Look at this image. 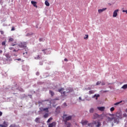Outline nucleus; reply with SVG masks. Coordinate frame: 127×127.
Masks as SVG:
<instances>
[{
    "instance_id": "1",
    "label": "nucleus",
    "mask_w": 127,
    "mask_h": 127,
    "mask_svg": "<svg viewBox=\"0 0 127 127\" xmlns=\"http://www.w3.org/2000/svg\"><path fill=\"white\" fill-rule=\"evenodd\" d=\"M62 118L65 125H66L67 126V127H70L71 126V124L68 123L67 122L69 121H71V120H72V116H68V115L67 114H64Z\"/></svg>"
},
{
    "instance_id": "2",
    "label": "nucleus",
    "mask_w": 127,
    "mask_h": 127,
    "mask_svg": "<svg viewBox=\"0 0 127 127\" xmlns=\"http://www.w3.org/2000/svg\"><path fill=\"white\" fill-rule=\"evenodd\" d=\"M18 46L20 47V48H24V47H26V42H21Z\"/></svg>"
},
{
    "instance_id": "3",
    "label": "nucleus",
    "mask_w": 127,
    "mask_h": 127,
    "mask_svg": "<svg viewBox=\"0 0 127 127\" xmlns=\"http://www.w3.org/2000/svg\"><path fill=\"white\" fill-rule=\"evenodd\" d=\"M64 90H65L64 89V88H61L60 89H59L58 90V92H59V93H61V94L63 95H65V94L66 93V91L63 92V91H64Z\"/></svg>"
},
{
    "instance_id": "4",
    "label": "nucleus",
    "mask_w": 127,
    "mask_h": 127,
    "mask_svg": "<svg viewBox=\"0 0 127 127\" xmlns=\"http://www.w3.org/2000/svg\"><path fill=\"white\" fill-rule=\"evenodd\" d=\"M119 9H117L114 11L113 15V17H117V16H118V12H119Z\"/></svg>"
},
{
    "instance_id": "5",
    "label": "nucleus",
    "mask_w": 127,
    "mask_h": 127,
    "mask_svg": "<svg viewBox=\"0 0 127 127\" xmlns=\"http://www.w3.org/2000/svg\"><path fill=\"white\" fill-rule=\"evenodd\" d=\"M113 120L115 124H119L120 123V119L117 117H114Z\"/></svg>"
},
{
    "instance_id": "6",
    "label": "nucleus",
    "mask_w": 127,
    "mask_h": 127,
    "mask_svg": "<svg viewBox=\"0 0 127 127\" xmlns=\"http://www.w3.org/2000/svg\"><path fill=\"white\" fill-rule=\"evenodd\" d=\"M66 93H72L73 91V88L71 87H68L66 89Z\"/></svg>"
},
{
    "instance_id": "7",
    "label": "nucleus",
    "mask_w": 127,
    "mask_h": 127,
    "mask_svg": "<svg viewBox=\"0 0 127 127\" xmlns=\"http://www.w3.org/2000/svg\"><path fill=\"white\" fill-rule=\"evenodd\" d=\"M96 124H97V122L96 121H94V124L93 123H88L87 124V126L89 127H94V125H96Z\"/></svg>"
},
{
    "instance_id": "8",
    "label": "nucleus",
    "mask_w": 127,
    "mask_h": 127,
    "mask_svg": "<svg viewBox=\"0 0 127 127\" xmlns=\"http://www.w3.org/2000/svg\"><path fill=\"white\" fill-rule=\"evenodd\" d=\"M97 109L99 110V111H100V112H104L105 108V107H98Z\"/></svg>"
},
{
    "instance_id": "9",
    "label": "nucleus",
    "mask_w": 127,
    "mask_h": 127,
    "mask_svg": "<svg viewBox=\"0 0 127 127\" xmlns=\"http://www.w3.org/2000/svg\"><path fill=\"white\" fill-rule=\"evenodd\" d=\"M92 98L93 99H95V100H98V98H100V94H96L94 95L92 97Z\"/></svg>"
},
{
    "instance_id": "10",
    "label": "nucleus",
    "mask_w": 127,
    "mask_h": 127,
    "mask_svg": "<svg viewBox=\"0 0 127 127\" xmlns=\"http://www.w3.org/2000/svg\"><path fill=\"white\" fill-rule=\"evenodd\" d=\"M88 121L87 120H84L81 121V124L82 125V126H86V125H88Z\"/></svg>"
},
{
    "instance_id": "11",
    "label": "nucleus",
    "mask_w": 127,
    "mask_h": 127,
    "mask_svg": "<svg viewBox=\"0 0 127 127\" xmlns=\"http://www.w3.org/2000/svg\"><path fill=\"white\" fill-rule=\"evenodd\" d=\"M31 2L32 4H33V6H34V7L37 8V5H36L37 2L36 1H31Z\"/></svg>"
},
{
    "instance_id": "12",
    "label": "nucleus",
    "mask_w": 127,
    "mask_h": 127,
    "mask_svg": "<svg viewBox=\"0 0 127 127\" xmlns=\"http://www.w3.org/2000/svg\"><path fill=\"white\" fill-rule=\"evenodd\" d=\"M56 122H53L51 124H50L49 125V127H56Z\"/></svg>"
},
{
    "instance_id": "13",
    "label": "nucleus",
    "mask_w": 127,
    "mask_h": 127,
    "mask_svg": "<svg viewBox=\"0 0 127 127\" xmlns=\"http://www.w3.org/2000/svg\"><path fill=\"white\" fill-rule=\"evenodd\" d=\"M99 118V115L97 113H95L93 115V119L96 120V119H98Z\"/></svg>"
},
{
    "instance_id": "14",
    "label": "nucleus",
    "mask_w": 127,
    "mask_h": 127,
    "mask_svg": "<svg viewBox=\"0 0 127 127\" xmlns=\"http://www.w3.org/2000/svg\"><path fill=\"white\" fill-rule=\"evenodd\" d=\"M3 125L0 124V127H7V124H6V123L5 122V121H4L3 123Z\"/></svg>"
},
{
    "instance_id": "15",
    "label": "nucleus",
    "mask_w": 127,
    "mask_h": 127,
    "mask_svg": "<svg viewBox=\"0 0 127 127\" xmlns=\"http://www.w3.org/2000/svg\"><path fill=\"white\" fill-rule=\"evenodd\" d=\"M107 9V8H103V9H100L98 10L99 13H101V12H103V11H105Z\"/></svg>"
},
{
    "instance_id": "16",
    "label": "nucleus",
    "mask_w": 127,
    "mask_h": 127,
    "mask_svg": "<svg viewBox=\"0 0 127 127\" xmlns=\"http://www.w3.org/2000/svg\"><path fill=\"white\" fill-rule=\"evenodd\" d=\"M15 45H17V42L16 41H14L11 43V46H15Z\"/></svg>"
},
{
    "instance_id": "17",
    "label": "nucleus",
    "mask_w": 127,
    "mask_h": 127,
    "mask_svg": "<svg viewBox=\"0 0 127 127\" xmlns=\"http://www.w3.org/2000/svg\"><path fill=\"white\" fill-rule=\"evenodd\" d=\"M35 122H36L37 124H40V118H36Z\"/></svg>"
},
{
    "instance_id": "18",
    "label": "nucleus",
    "mask_w": 127,
    "mask_h": 127,
    "mask_svg": "<svg viewBox=\"0 0 127 127\" xmlns=\"http://www.w3.org/2000/svg\"><path fill=\"white\" fill-rule=\"evenodd\" d=\"M42 51H43V52H44V54H48V50H47V49H44V50H42Z\"/></svg>"
},
{
    "instance_id": "19",
    "label": "nucleus",
    "mask_w": 127,
    "mask_h": 127,
    "mask_svg": "<svg viewBox=\"0 0 127 127\" xmlns=\"http://www.w3.org/2000/svg\"><path fill=\"white\" fill-rule=\"evenodd\" d=\"M97 125L96 126V127H100L101 126H102V124L100 122H97Z\"/></svg>"
},
{
    "instance_id": "20",
    "label": "nucleus",
    "mask_w": 127,
    "mask_h": 127,
    "mask_svg": "<svg viewBox=\"0 0 127 127\" xmlns=\"http://www.w3.org/2000/svg\"><path fill=\"white\" fill-rule=\"evenodd\" d=\"M116 117H117V118L120 119V117H121V113L120 112H117L116 113Z\"/></svg>"
},
{
    "instance_id": "21",
    "label": "nucleus",
    "mask_w": 127,
    "mask_h": 127,
    "mask_svg": "<svg viewBox=\"0 0 127 127\" xmlns=\"http://www.w3.org/2000/svg\"><path fill=\"white\" fill-rule=\"evenodd\" d=\"M6 60L7 61V62H11V61H12V59L11 57L7 58Z\"/></svg>"
},
{
    "instance_id": "22",
    "label": "nucleus",
    "mask_w": 127,
    "mask_h": 127,
    "mask_svg": "<svg viewBox=\"0 0 127 127\" xmlns=\"http://www.w3.org/2000/svg\"><path fill=\"white\" fill-rule=\"evenodd\" d=\"M121 103H123V101H121L120 102H117V103H115L114 106H118V105H120V104H121Z\"/></svg>"
},
{
    "instance_id": "23",
    "label": "nucleus",
    "mask_w": 127,
    "mask_h": 127,
    "mask_svg": "<svg viewBox=\"0 0 127 127\" xmlns=\"http://www.w3.org/2000/svg\"><path fill=\"white\" fill-rule=\"evenodd\" d=\"M49 108H44L43 110H44V112H46V113H49Z\"/></svg>"
},
{
    "instance_id": "24",
    "label": "nucleus",
    "mask_w": 127,
    "mask_h": 127,
    "mask_svg": "<svg viewBox=\"0 0 127 127\" xmlns=\"http://www.w3.org/2000/svg\"><path fill=\"white\" fill-rule=\"evenodd\" d=\"M45 3L47 6H49L50 5V4L48 0H46Z\"/></svg>"
},
{
    "instance_id": "25",
    "label": "nucleus",
    "mask_w": 127,
    "mask_h": 127,
    "mask_svg": "<svg viewBox=\"0 0 127 127\" xmlns=\"http://www.w3.org/2000/svg\"><path fill=\"white\" fill-rule=\"evenodd\" d=\"M89 95H92V94H95V91L94 90H90L89 91Z\"/></svg>"
},
{
    "instance_id": "26",
    "label": "nucleus",
    "mask_w": 127,
    "mask_h": 127,
    "mask_svg": "<svg viewBox=\"0 0 127 127\" xmlns=\"http://www.w3.org/2000/svg\"><path fill=\"white\" fill-rule=\"evenodd\" d=\"M49 116V114L48 113H46L44 115V118H45V119H46V118H48V116Z\"/></svg>"
},
{
    "instance_id": "27",
    "label": "nucleus",
    "mask_w": 127,
    "mask_h": 127,
    "mask_svg": "<svg viewBox=\"0 0 127 127\" xmlns=\"http://www.w3.org/2000/svg\"><path fill=\"white\" fill-rule=\"evenodd\" d=\"M14 41V40L12 38H10L9 39V42H13Z\"/></svg>"
},
{
    "instance_id": "28",
    "label": "nucleus",
    "mask_w": 127,
    "mask_h": 127,
    "mask_svg": "<svg viewBox=\"0 0 127 127\" xmlns=\"http://www.w3.org/2000/svg\"><path fill=\"white\" fill-rule=\"evenodd\" d=\"M34 59L36 60H38L39 59H40V56L39 55H38L37 57H35L34 58Z\"/></svg>"
},
{
    "instance_id": "29",
    "label": "nucleus",
    "mask_w": 127,
    "mask_h": 127,
    "mask_svg": "<svg viewBox=\"0 0 127 127\" xmlns=\"http://www.w3.org/2000/svg\"><path fill=\"white\" fill-rule=\"evenodd\" d=\"M122 89H126L127 88V84H125V85H124L122 87Z\"/></svg>"
},
{
    "instance_id": "30",
    "label": "nucleus",
    "mask_w": 127,
    "mask_h": 127,
    "mask_svg": "<svg viewBox=\"0 0 127 127\" xmlns=\"http://www.w3.org/2000/svg\"><path fill=\"white\" fill-rule=\"evenodd\" d=\"M52 120H53V118H52V117L50 118L48 120L47 123H50V122H51V121H52Z\"/></svg>"
},
{
    "instance_id": "31",
    "label": "nucleus",
    "mask_w": 127,
    "mask_h": 127,
    "mask_svg": "<svg viewBox=\"0 0 127 127\" xmlns=\"http://www.w3.org/2000/svg\"><path fill=\"white\" fill-rule=\"evenodd\" d=\"M5 57L7 59V58H9L10 57H11V56L10 55H9V54H6L5 55Z\"/></svg>"
},
{
    "instance_id": "32",
    "label": "nucleus",
    "mask_w": 127,
    "mask_h": 127,
    "mask_svg": "<svg viewBox=\"0 0 127 127\" xmlns=\"http://www.w3.org/2000/svg\"><path fill=\"white\" fill-rule=\"evenodd\" d=\"M108 120L110 122H112V121H113V120H114V118L108 117Z\"/></svg>"
},
{
    "instance_id": "33",
    "label": "nucleus",
    "mask_w": 127,
    "mask_h": 127,
    "mask_svg": "<svg viewBox=\"0 0 127 127\" xmlns=\"http://www.w3.org/2000/svg\"><path fill=\"white\" fill-rule=\"evenodd\" d=\"M50 93L52 97H53L54 96V92H53V91L50 90Z\"/></svg>"
},
{
    "instance_id": "34",
    "label": "nucleus",
    "mask_w": 127,
    "mask_h": 127,
    "mask_svg": "<svg viewBox=\"0 0 127 127\" xmlns=\"http://www.w3.org/2000/svg\"><path fill=\"white\" fill-rule=\"evenodd\" d=\"M88 38H89V35H85V36L84 37V39H88Z\"/></svg>"
},
{
    "instance_id": "35",
    "label": "nucleus",
    "mask_w": 127,
    "mask_h": 127,
    "mask_svg": "<svg viewBox=\"0 0 127 127\" xmlns=\"http://www.w3.org/2000/svg\"><path fill=\"white\" fill-rule=\"evenodd\" d=\"M90 113H94V108H91L89 111Z\"/></svg>"
},
{
    "instance_id": "36",
    "label": "nucleus",
    "mask_w": 127,
    "mask_h": 127,
    "mask_svg": "<svg viewBox=\"0 0 127 127\" xmlns=\"http://www.w3.org/2000/svg\"><path fill=\"white\" fill-rule=\"evenodd\" d=\"M44 108H43V107H40V111H41V112H44Z\"/></svg>"
},
{
    "instance_id": "37",
    "label": "nucleus",
    "mask_w": 127,
    "mask_h": 127,
    "mask_svg": "<svg viewBox=\"0 0 127 127\" xmlns=\"http://www.w3.org/2000/svg\"><path fill=\"white\" fill-rule=\"evenodd\" d=\"M114 111H115V107H112V108L110 109V111H111V112H114Z\"/></svg>"
},
{
    "instance_id": "38",
    "label": "nucleus",
    "mask_w": 127,
    "mask_h": 127,
    "mask_svg": "<svg viewBox=\"0 0 127 127\" xmlns=\"http://www.w3.org/2000/svg\"><path fill=\"white\" fill-rule=\"evenodd\" d=\"M102 82L101 81H98L97 83H96V86H98L99 85H100V84H101Z\"/></svg>"
},
{
    "instance_id": "39",
    "label": "nucleus",
    "mask_w": 127,
    "mask_h": 127,
    "mask_svg": "<svg viewBox=\"0 0 127 127\" xmlns=\"http://www.w3.org/2000/svg\"><path fill=\"white\" fill-rule=\"evenodd\" d=\"M123 117H124V118H127V113H124L123 114Z\"/></svg>"
},
{
    "instance_id": "40",
    "label": "nucleus",
    "mask_w": 127,
    "mask_h": 127,
    "mask_svg": "<svg viewBox=\"0 0 127 127\" xmlns=\"http://www.w3.org/2000/svg\"><path fill=\"white\" fill-rule=\"evenodd\" d=\"M14 30H15V28H14V27H12V28H11V31H14Z\"/></svg>"
},
{
    "instance_id": "41",
    "label": "nucleus",
    "mask_w": 127,
    "mask_h": 127,
    "mask_svg": "<svg viewBox=\"0 0 127 127\" xmlns=\"http://www.w3.org/2000/svg\"><path fill=\"white\" fill-rule=\"evenodd\" d=\"M122 11L123 12H126V13L127 14V10H123Z\"/></svg>"
},
{
    "instance_id": "42",
    "label": "nucleus",
    "mask_w": 127,
    "mask_h": 127,
    "mask_svg": "<svg viewBox=\"0 0 127 127\" xmlns=\"http://www.w3.org/2000/svg\"><path fill=\"white\" fill-rule=\"evenodd\" d=\"M2 45H5V42L3 41L2 42Z\"/></svg>"
},
{
    "instance_id": "43",
    "label": "nucleus",
    "mask_w": 127,
    "mask_h": 127,
    "mask_svg": "<svg viewBox=\"0 0 127 127\" xmlns=\"http://www.w3.org/2000/svg\"><path fill=\"white\" fill-rule=\"evenodd\" d=\"M101 85H102V86H105V85H106V83L105 82H102L101 83Z\"/></svg>"
},
{
    "instance_id": "44",
    "label": "nucleus",
    "mask_w": 127,
    "mask_h": 127,
    "mask_svg": "<svg viewBox=\"0 0 127 127\" xmlns=\"http://www.w3.org/2000/svg\"><path fill=\"white\" fill-rule=\"evenodd\" d=\"M0 32L1 34H3V33H4L3 31H0Z\"/></svg>"
},
{
    "instance_id": "45",
    "label": "nucleus",
    "mask_w": 127,
    "mask_h": 127,
    "mask_svg": "<svg viewBox=\"0 0 127 127\" xmlns=\"http://www.w3.org/2000/svg\"><path fill=\"white\" fill-rule=\"evenodd\" d=\"M9 127H15V125H12Z\"/></svg>"
},
{
    "instance_id": "46",
    "label": "nucleus",
    "mask_w": 127,
    "mask_h": 127,
    "mask_svg": "<svg viewBox=\"0 0 127 127\" xmlns=\"http://www.w3.org/2000/svg\"><path fill=\"white\" fill-rule=\"evenodd\" d=\"M64 107H67V104H66V103H64Z\"/></svg>"
},
{
    "instance_id": "47",
    "label": "nucleus",
    "mask_w": 127,
    "mask_h": 127,
    "mask_svg": "<svg viewBox=\"0 0 127 127\" xmlns=\"http://www.w3.org/2000/svg\"><path fill=\"white\" fill-rule=\"evenodd\" d=\"M16 60H17V61H21V59H17Z\"/></svg>"
},
{
    "instance_id": "48",
    "label": "nucleus",
    "mask_w": 127,
    "mask_h": 127,
    "mask_svg": "<svg viewBox=\"0 0 127 127\" xmlns=\"http://www.w3.org/2000/svg\"><path fill=\"white\" fill-rule=\"evenodd\" d=\"M1 116H2V112H1L0 111V117Z\"/></svg>"
},
{
    "instance_id": "49",
    "label": "nucleus",
    "mask_w": 127,
    "mask_h": 127,
    "mask_svg": "<svg viewBox=\"0 0 127 127\" xmlns=\"http://www.w3.org/2000/svg\"><path fill=\"white\" fill-rule=\"evenodd\" d=\"M79 100H80L81 101H82V98L81 97H79Z\"/></svg>"
},
{
    "instance_id": "50",
    "label": "nucleus",
    "mask_w": 127,
    "mask_h": 127,
    "mask_svg": "<svg viewBox=\"0 0 127 127\" xmlns=\"http://www.w3.org/2000/svg\"><path fill=\"white\" fill-rule=\"evenodd\" d=\"M36 75H37V76L39 75V72H37Z\"/></svg>"
},
{
    "instance_id": "51",
    "label": "nucleus",
    "mask_w": 127,
    "mask_h": 127,
    "mask_svg": "<svg viewBox=\"0 0 127 127\" xmlns=\"http://www.w3.org/2000/svg\"><path fill=\"white\" fill-rule=\"evenodd\" d=\"M23 54V55H24V54H27V52H26L25 53H24Z\"/></svg>"
},
{
    "instance_id": "52",
    "label": "nucleus",
    "mask_w": 127,
    "mask_h": 127,
    "mask_svg": "<svg viewBox=\"0 0 127 127\" xmlns=\"http://www.w3.org/2000/svg\"><path fill=\"white\" fill-rule=\"evenodd\" d=\"M64 61H68V60L67 59H64Z\"/></svg>"
},
{
    "instance_id": "53",
    "label": "nucleus",
    "mask_w": 127,
    "mask_h": 127,
    "mask_svg": "<svg viewBox=\"0 0 127 127\" xmlns=\"http://www.w3.org/2000/svg\"><path fill=\"white\" fill-rule=\"evenodd\" d=\"M107 92H109V91H108V90L104 91V93H107Z\"/></svg>"
},
{
    "instance_id": "54",
    "label": "nucleus",
    "mask_w": 127,
    "mask_h": 127,
    "mask_svg": "<svg viewBox=\"0 0 127 127\" xmlns=\"http://www.w3.org/2000/svg\"><path fill=\"white\" fill-rule=\"evenodd\" d=\"M9 49L10 50H12V48H11H11H9Z\"/></svg>"
},
{
    "instance_id": "55",
    "label": "nucleus",
    "mask_w": 127,
    "mask_h": 127,
    "mask_svg": "<svg viewBox=\"0 0 127 127\" xmlns=\"http://www.w3.org/2000/svg\"><path fill=\"white\" fill-rule=\"evenodd\" d=\"M0 54L2 53V51L0 50Z\"/></svg>"
},
{
    "instance_id": "56",
    "label": "nucleus",
    "mask_w": 127,
    "mask_h": 127,
    "mask_svg": "<svg viewBox=\"0 0 127 127\" xmlns=\"http://www.w3.org/2000/svg\"><path fill=\"white\" fill-rule=\"evenodd\" d=\"M87 89H88V90H91V88H89V87H88Z\"/></svg>"
},
{
    "instance_id": "57",
    "label": "nucleus",
    "mask_w": 127,
    "mask_h": 127,
    "mask_svg": "<svg viewBox=\"0 0 127 127\" xmlns=\"http://www.w3.org/2000/svg\"><path fill=\"white\" fill-rule=\"evenodd\" d=\"M13 51H14V52H15V51H16V50H14Z\"/></svg>"
},
{
    "instance_id": "58",
    "label": "nucleus",
    "mask_w": 127,
    "mask_h": 127,
    "mask_svg": "<svg viewBox=\"0 0 127 127\" xmlns=\"http://www.w3.org/2000/svg\"><path fill=\"white\" fill-rule=\"evenodd\" d=\"M39 41H41V39H39Z\"/></svg>"
},
{
    "instance_id": "59",
    "label": "nucleus",
    "mask_w": 127,
    "mask_h": 127,
    "mask_svg": "<svg viewBox=\"0 0 127 127\" xmlns=\"http://www.w3.org/2000/svg\"><path fill=\"white\" fill-rule=\"evenodd\" d=\"M110 116H114V114H112V115H110Z\"/></svg>"
},
{
    "instance_id": "60",
    "label": "nucleus",
    "mask_w": 127,
    "mask_h": 127,
    "mask_svg": "<svg viewBox=\"0 0 127 127\" xmlns=\"http://www.w3.org/2000/svg\"><path fill=\"white\" fill-rule=\"evenodd\" d=\"M21 92H23V90H21Z\"/></svg>"
},
{
    "instance_id": "61",
    "label": "nucleus",
    "mask_w": 127,
    "mask_h": 127,
    "mask_svg": "<svg viewBox=\"0 0 127 127\" xmlns=\"http://www.w3.org/2000/svg\"><path fill=\"white\" fill-rule=\"evenodd\" d=\"M126 112H127V109L126 110Z\"/></svg>"
}]
</instances>
